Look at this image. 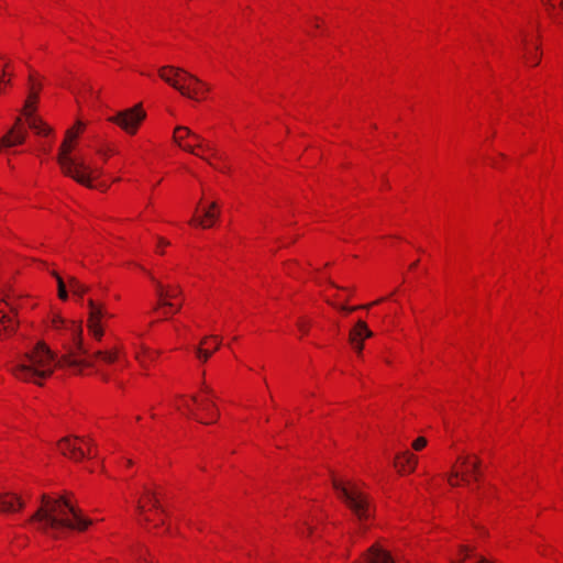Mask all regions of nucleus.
<instances>
[{
    "mask_svg": "<svg viewBox=\"0 0 563 563\" xmlns=\"http://www.w3.org/2000/svg\"><path fill=\"white\" fill-rule=\"evenodd\" d=\"M86 130V123L81 120L70 126L59 146L57 164L62 174L88 188L106 190L107 186L99 183L102 168L92 165L87 156L79 150V137Z\"/></svg>",
    "mask_w": 563,
    "mask_h": 563,
    "instance_id": "1",
    "label": "nucleus"
},
{
    "mask_svg": "<svg viewBox=\"0 0 563 563\" xmlns=\"http://www.w3.org/2000/svg\"><path fill=\"white\" fill-rule=\"evenodd\" d=\"M29 521L53 538H60L69 530L84 531L92 523L65 496L52 498L45 494L41 497V506Z\"/></svg>",
    "mask_w": 563,
    "mask_h": 563,
    "instance_id": "2",
    "label": "nucleus"
},
{
    "mask_svg": "<svg viewBox=\"0 0 563 563\" xmlns=\"http://www.w3.org/2000/svg\"><path fill=\"white\" fill-rule=\"evenodd\" d=\"M194 419L196 422H216L219 409L212 401L210 389L203 386L197 395H179L170 404L159 405L137 415L140 420Z\"/></svg>",
    "mask_w": 563,
    "mask_h": 563,
    "instance_id": "3",
    "label": "nucleus"
},
{
    "mask_svg": "<svg viewBox=\"0 0 563 563\" xmlns=\"http://www.w3.org/2000/svg\"><path fill=\"white\" fill-rule=\"evenodd\" d=\"M57 365L55 353L44 342H37L23 355L19 356L12 365L15 378L41 384L52 375Z\"/></svg>",
    "mask_w": 563,
    "mask_h": 563,
    "instance_id": "4",
    "label": "nucleus"
},
{
    "mask_svg": "<svg viewBox=\"0 0 563 563\" xmlns=\"http://www.w3.org/2000/svg\"><path fill=\"white\" fill-rule=\"evenodd\" d=\"M42 89L43 79L41 75L36 71H31L29 75L27 96L18 117H22L26 121L29 129L42 139L40 150L43 153H48L55 141V133L53 128L36 114Z\"/></svg>",
    "mask_w": 563,
    "mask_h": 563,
    "instance_id": "5",
    "label": "nucleus"
},
{
    "mask_svg": "<svg viewBox=\"0 0 563 563\" xmlns=\"http://www.w3.org/2000/svg\"><path fill=\"white\" fill-rule=\"evenodd\" d=\"M142 335V332L136 331L124 340H118L112 347L98 351L97 357L106 364H126L132 353L140 366L147 368L156 361L158 352L145 345Z\"/></svg>",
    "mask_w": 563,
    "mask_h": 563,
    "instance_id": "6",
    "label": "nucleus"
},
{
    "mask_svg": "<svg viewBox=\"0 0 563 563\" xmlns=\"http://www.w3.org/2000/svg\"><path fill=\"white\" fill-rule=\"evenodd\" d=\"M173 139L184 151L205 159L210 166L221 173L227 172L228 165L224 155L187 126L180 125L175 128Z\"/></svg>",
    "mask_w": 563,
    "mask_h": 563,
    "instance_id": "7",
    "label": "nucleus"
},
{
    "mask_svg": "<svg viewBox=\"0 0 563 563\" xmlns=\"http://www.w3.org/2000/svg\"><path fill=\"white\" fill-rule=\"evenodd\" d=\"M46 332L49 336L60 341L71 354L84 351L81 322L66 318L56 309H52L47 317Z\"/></svg>",
    "mask_w": 563,
    "mask_h": 563,
    "instance_id": "8",
    "label": "nucleus"
},
{
    "mask_svg": "<svg viewBox=\"0 0 563 563\" xmlns=\"http://www.w3.org/2000/svg\"><path fill=\"white\" fill-rule=\"evenodd\" d=\"M158 76L183 96L194 101L200 102L208 97L209 86L181 68L163 66L158 70Z\"/></svg>",
    "mask_w": 563,
    "mask_h": 563,
    "instance_id": "9",
    "label": "nucleus"
},
{
    "mask_svg": "<svg viewBox=\"0 0 563 563\" xmlns=\"http://www.w3.org/2000/svg\"><path fill=\"white\" fill-rule=\"evenodd\" d=\"M155 287L156 303L153 312L162 319H168L180 311L183 297L180 287L176 284L165 282L163 278L151 275Z\"/></svg>",
    "mask_w": 563,
    "mask_h": 563,
    "instance_id": "10",
    "label": "nucleus"
},
{
    "mask_svg": "<svg viewBox=\"0 0 563 563\" xmlns=\"http://www.w3.org/2000/svg\"><path fill=\"white\" fill-rule=\"evenodd\" d=\"M146 111L142 103L118 111L108 118V121L115 124L128 135H135L146 119Z\"/></svg>",
    "mask_w": 563,
    "mask_h": 563,
    "instance_id": "11",
    "label": "nucleus"
},
{
    "mask_svg": "<svg viewBox=\"0 0 563 563\" xmlns=\"http://www.w3.org/2000/svg\"><path fill=\"white\" fill-rule=\"evenodd\" d=\"M332 485L341 498L347 504L360 520H366L371 516L369 505L366 496L356 487H346L336 478H332Z\"/></svg>",
    "mask_w": 563,
    "mask_h": 563,
    "instance_id": "12",
    "label": "nucleus"
},
{
    "mask_svg": "<svg viewBox=\"0 0 563 563\" xmlns=\"http://www.w3.org/2000/svg\"><path fill=\"white\" fill-rule=\"evenodd\" d=\"M113 314L108 310L106 305L93 299L88 300V318L87 329L89 335L96 340L101 341L106 334V324Z\"/></svg>",
    "mask_w": 563,
    "mask_h": 563,
    "instance_id": "13",
    "label": "nucleus"
},
{
    "mask_svg": "<svg viewBox=\"0 0 563 563\" xmlns=\"http://www.w3.org/2000/svg\"><path fill=\"white\" fill-rule=\"evenodd\" d=\"M49 274L54 277L57 286V297L66 301L71 294L75 297L82 298L87 292V286L71 275H62L55 268L47 266Z\"/></svg>",
    "mask_w": 563,
    "mask_h": 563,
    "instance_id": "14",
    "label": "nucleus"
},
{
    "mask_svg": "<svg viewBox=\"0 0 563 563\" xmlns=\"http://www.w3.org/2000/svg\"><path fill=\"white\" fill-rule=\"evenodd\" d=\"M220 216V208L217 201L203 196L197 205L191 219V224L208 229L214 225Z\"/></svg>",
    "mask_w": 563,
    "mask_h": 563,
    "instance_id": "15",
    "label": "nucleus"
},
{
    "mask_svg": "<svg viewBox=\"0 0 563 563\" xmlns=\"http://www.w3.org/2000/svg\"><path fill=\"white\" fill-rule=\"evenodd\" d=\"M22 305H15L10 299L0 298V340L11 336L18 328L16 310Z\"/></svg>",
    "mask_w": 563,
    "mask_h": 563,
    "instance_id": "16",
    "label": "nucleus"
},
{
    "mask_svg": "<svg viewBox=\"0 0 563 563\" xmlns=\"http://www.w3.org/2000/svg\"><path fill=\"white\" fill-rule=\"evenodd\" d=\"M29 125L22 117H16L12 126L0 137V154L11 147L22 145L27 136Z\"/></svg>",
    "mask_w": 563,
    "mask_h": 563,
    "instance_id": "17",
    "label": "nucleus"
},
{
    "mask_svg": "<svg viewBox=\"0 0 563 563\" xmlns=\"http://www.w3.org/2000/svg\"><path fill=\"white\" fill-rule=\"evenodd\" d=\"M18 64L10 55L0 52V96L11 87L16 74Z\"/></svg>",
    "mask_w": 563,
    "mask_h": 563,
    "instance_id": "18",
    "label": "nucleus"
},
{
    "mask_svg": "<svg viewBox=\"0 0 563 563\" xmlns=\"http://www.w3.org/2000/svg\"><path fill=\"white\" fill-rule=\"evenodd\" d=\"M81 444L90 445V440L79 438H66L59 442L58 448L64 455H67L76 461H79L85 456H90V448L86 452Z\"/></svg>",
    "mask_w": 563,
    "mask_h": 563,
    "instance_id": "19",
    "label": "nucleus"
},
{
    "mask_svg": "<svg viewBox=\"0 0 563 563\" xmlns=\"http://www.w3.org/2000/svg\"><path fill=\"white\" fill-rule=\"evenodd\" d=\"M372 334L373 332L368 329L364 321H357L349 334V342L351 347L360 355L363 351L364 341L371 338Z\"/></svg>",
    "mask_w": 563,
    "mask_h": 563,
    "instance_id": "20",
    "label": "nucleus"
},
{
    "mask_svg": "<svg viewBox=\"0 0 563 563\" xmlns=\"http://www.w3.org/2000/svg\"><path fill=\"white\" fill-rule=\"evenodd\" d=\"M350 292L346 289H338L334 286H331L327 290V301L338 309L339 311L343 312L344 314H349L352 311H355V307H346L344 305V301L347 300Z\"/></svg>",
    "mask_w": 563,
    "mask_h": 563,
    "instance_id": "21",
    "label": "nucleus"
},
{
    "mask_svg": "<svg viewBox=\"0 0 563 563\" xmlns=\"http://www.w3.org/2000/svg\"><path fill=\"white\" fill-rule=\"evenodd\" d=\"M221 340L217 335L206 336L199 343L197 349V358L201 362H206L209 357L219 349Z\"/></svg>",
    "mask_w": 563,
    "mask_h": 563,
    "instance_id": "22",
    "label": "nucleus"
},
{
    "mask_svg": "<svg viewBox=\"0 0 563 563\" xmlns=\"http://www.w3.org/2000/svg\"><path fill=\"white\" fill-rule=\"evenodd\" d=\"M522 55L527 66L536 67L541 62V52L537 42H529L526 37L521 38Z\"/></svg>",
    "mask_w": 563,
    "mask_h": 563,
    "instance_id": "23",
    "label": "nucleus"
},
{
    "mask_svg": "<svg viewBox=\"0 0 563 563\" xmlns=\"http://www.w3.org/2000/svg\"><path fill=\"white\" fill-rule=\"evenodd\" d=\"M24 501L11 493L0 494V511L5 514L16 512L24 508Z\"/></svg>",
    "mask_w": 563,
    "mask_h": 563,
    "instance_id": "24",
    "label": "nucleus"
},
{
    "mask_svg": "<svg viewBox=\"0 0 563 563\" xmlns=\"http://www.w3.org/2000/svg\"><path fill=\"white\" fill-rule=\"evenodd\" d=\"M541 3L549 16L563 25V0H541Z\"/></svg>",
    "mask_w": 563,
    "mask_h": 563,
    "instance_id": "25",
    "label": "nucleus"
},
{
    "mask_svg": "<svg viewBox=\"0 0 563 563\" xmlns=\"http://www.w3.org/2000/svg\"><path fill=\"white\" fill-rule=\"evenodd\" d=\"M417 465V457L410 453L405 452L396 457L395 466L398 472H412Z\"/></svg>",
    "mask_w": 563,
    "mask_h": 563,
    "instance_id": "26",
    "label": "nucleus"
},
{
    "mask_svg": "<svg viewBox=\"0 0 563 563\" xmlns=\"http://www.w3.org/2000/svg\"><path fill=\"white\" fill-rule=\"evenodd\" d=\"M173 331L179 341H187L190 336V325L183 321H175L173 323Z\"/></svg>",
    "mask_w": 563,
    "mask_h": 563,
    "instance_id": "27",
    "label": "nucleus"
},
{
    "mask_svg": "<svg viewBox=\"0 0 563 563\" xmlns=\"http://www.w3.org/2000/svg\"><path fill=\"white\" fill-rule=\"evenodd\" d=\"M461 464L465 468L464 473H474L475 478L477 479V470L479 467V460H475L474 462H470L468 457H461Z\"/></svg>",
    "mask_w": 563,
    "mask_h": 563,
    "instance_id": "28",
    "label": "nucleus"
},
{
    "mask_svg": "<svg viewBox=\"0 0 563 563\" xmlns=\"http://www.w3.org/2000/svg\"><path fill=\"white\" fill-rule=\"evenodd\" d=\"M134 554L137 563H157L150 559V551L145 547H141Z\"/></svg>",
    "mask_w": 563,
    "mask_h": 563,
    "instance_id": "29",
    "label": "nucleus"
},
{
    "mask_svg": "<svg viewBox=\"0 0 563 563\" xmlns=\"http://www.w3.org/2000/svg\"><path fill=\"white\" fill-rule=\"evenodd\" d=\"M297 330L300 333V336L307 335L310 330V321L306 318L298 319Z\"/></svg>",
    "mask_w": 563,
    "mask_h": 563,
    "instance_id": "30",
    "label": "nucleus"
},
{
    "mask_svg": "<svg viewBox=\"0 0 563 563\" xmlns=\"http://www.w3.org/2000/svg\"><path fill=\"white\" fill-rule=\"evenodd\" d=\"M144 490H145V495L147 497L148 503L152 504V506L155 509L161 510L162 512H164V510L161 508V505H159L158 498L156 496V493L152 492V490H150L147 488H145Z\"/></svg>",
    "mask_w": 563,
    "mask_h": 563,
    "instance_id": "31",
    "label": "nucleus"
},
{
    "mask_svg": "<svg viewBox=\"0 0 563 563\" xmlns=\"http://www.w3.org/2000/svg\"><path fill=\"white\" fill-rule=\"evenodd\" d=\"M427 445V439L423 438V437H419L418 439H416L412 443V448L416 450V451H419L421 449H423L424 446Z\"/></svg>",
    "mask_w": 563,
    "mask_h": 563,
    "instance_id": "32",
    "label": "nucleus"
},
{
    "mask_svg": "<svg viewBox=\"0 0 563 563\" xmlns=\"http://www.w3.org/2000/svg\"><path fill=\"white\" fill-rule=\"evenodd\" d=\"M169 242L166 241L165 239L163 238H159L157 240V244H156V252L159 253V254H163L164 253V249L166 246H168Z\"/></svg>",
    "mask_w": 563,
    "mask_h": 563,
    "instance_id": "33",
    "label": "nucleus"
},
{
    "mask_svg": "<svg viewBox=\"0 0 563 563\" xmlns=\"http://www.w3.org/2000/svg\"><path fill=\"white\" fill-rule=\"evenodd\" d=\"M384 300H385V298H379V299H377V300H375V301H372V302H369V303H367V305H363V306H355V308H356V309H361V308H363V309H371L372 307H374V306H376V305H378V303L383 302Z\"/></svg>",
    "mask_w": 563,
    "mask_h": 563,
    "instance_id": "34",
    "label": "nucleus"
},
{
    "mask_svg": "<svg viewBox=\"0 0 563 563\" xmlns=\"http://www.w3.org/2000/svg\"><path fill=\"white\" fill-rule=\"evenodd\" d=\"M100 155L107 161L109 157L113 155V151L111 148L104 150L100 152Z\"/></svg>",
    "mask_w": 563,
    "mask_h": 563,
    "instance_id": "35",
    "label": "nucleus"
},
{
    "mask_svg": "<svg viewBox=\"0 0 563 563\" xmlns=\"http://www.w3.org/2000/svg\"><path fill=\"white\" fill-rule=\"evenodd\" d=\"M468 552H470V549L468 548H462L461 549V558L459 559L457 562H462L466 559V556L468 555Z\"/></svg>",
    "mask_w": 563,
    "mask_h": 563,
    "instance_id": "36",
    "label": "nucleus"
},
{
    "mask_svg": "<svg viewBox=\"0 0 563 563\" xmlns=\"http://www.w3.org/2000/svg\"><path fill=\"white\" fill-rule=\"evenodd\" d=\"M322 23H323V21L318 16L313 18V20H312V26L316 29H319Z\"/></svg>",
    "mask_w": 563,
    "mask_h": 563,
    "instance_id": "37",
    "label": "nucleus"
},
{
    "mask_svg": "<svg viewBox=\"0 0 563 563\" xmlns=\"http://www.w3.org/2000/svg\"><path fill=\"white\" fill-rule=\"evenodd\" d=\"M459 476H460V473H459V472H454V473L451 475L450 479H449L450 484H451V485H453V486H454V485H456V484L453 482V478H457Z\"/></svg>",
    "mask_w": 563,
    "mask_h": 563,
    "instance_id": "38",
    "label": "nucleus"
},
{
    "mask_svg": "<svg viewBox=\"0 0 563 563\" xmlns=\"http://www.w3.org/2000/svg\"><path fill=\"white\" fill-rule=\"evenodd\" d=\"M136 510H137L141 515H142V514H144V511H145L144 506H143L140 501H137V504H136Z\"/></svg>",
    "mask_w": 563,
    "mask_h": 563,
    "instance_id": "39",
    "label": "nucleus"
},
{
    "mask_svg": "<svg viewBox=\"0 0 563 563\" xmlns=\"http://www.w3.org/2000/svg\"><path fill=\"white\" fill-rule=\"evenodd\" d=\"M488 164L494 168H500L499 163L495 159H490Z\"/></svg>",
    "mask_w": 563,
    "mask_h": 563,
    "instance_id": "40",
    "label": "nucleus"
},
{
    "mask_svg": "<svg viewBox=\"0 0 563 563\" xmlns=\"http://www.w3.org/2000/svg\"><path fill=\"white\" fill-rule=\"evenodd\" d=\"M478 563H490V562L486 561L485 559H481V561Z\"/></svg>",
    "mask_w": 563,
    "mask_h": 563,
    "instance_id": "41",
    "label": "nucleus"
},
{
    "mask_svg": "<svg viewBox=\"0 0 563 563\" xmlns=\"http://www.w3.org/2000/svg\"><path fill=\"white\" fill-rule=\"evenodd\" d=\"M144 521L148 522L150 518L148 517H144Z\"/></svg>",
    "mask_w": 563,
    "mask_h": 563,
    "instance_id": "42",
    "label": "nucleus"
}]
</instances>
